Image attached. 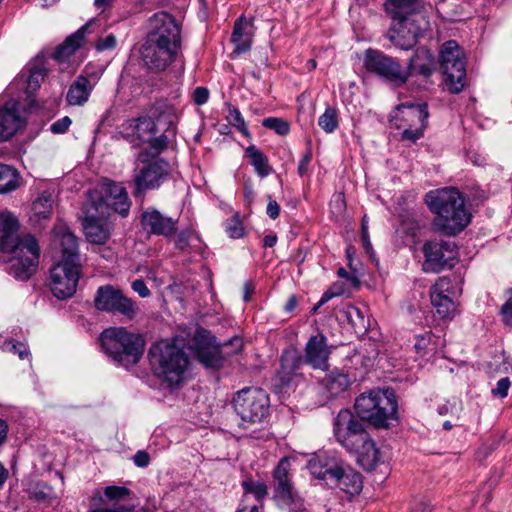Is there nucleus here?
Here are the masks:
<instances>
[{
	"label": "nucleus",
	"mask_w": 512,
	"mask_h": 512,
	"mask_svg": "<svg viewBox=\"0 0 512 512\" xmlns=\"http://www.w3.org/2000/svg\"><path fill=\"white\" fill-rule=\"evenodd\" d=\"M4 350L17 354L20 359H25L29 356V349L25 343L15 342L10 340L4 344Z\"/></svg>",
	"instance_id": "obj_46"
},
{
	"label": "nucleus",
	"mask_w": 512,
	"mask_h": 512,
	"mask_svg": "<svg viewBox=\"0 0 512 512\" xmlns=\"http://www.w3.org/2000/svg\"><path fill=\"white\" fill-rule=\"evenodd\" d=\"M146 39L181 53V26L169 13L159 12L150 18Z\"/></svg>",
	"instance_id": "obj_14"
},
{
	"label": "nucleus",
	"mask_w": 512,
	"mask_h": 512,
	"mask_svg": "<svg viewBox=\"0 0 512 512\" xmlns=\"http://www.w3.org/2000/svg\"><path fill=\"white\" fill-rule=\"evenodd\" d=\"M333 435L349 453L356 455L357 462L366 470H372L380 461L375 442L363 423L349 409H341L333 420Z\"/></svg>",
	"instance_id": "obj_3"
},
{
	"label": "nucleus",
	"mask_w": 512,
	"mask_h": 512,
	"mask_svg": "<svg viewBox=\"0 0 512 512\" xmlns=\"http://www.w3.org/2000/svg\"><path fill=\"white\" fill-rule=\"evenodd\" d=\"M130 495V490L122 486H107L104 490V496L108 501L117 502Z\"/></svg>",
	"instance_id": "obj_45"
},
{
	"label": "nucleus",
	"mask_w": 512,
	"mask_h": 512,
	"mask_svg": "<svg viewBox=\"0 0 512 512\" xmlns=\"http://www.w3.org/2000/svg\"><path fill=\"white\" fill-rule=\"evenodd\" d=\"M440 64L445 75V83L452 93H459L465 86L464 54L456 41L450 40L442 45Z\"/></svg>",
	"instance_id": "obj_11"
},
{
	"label": "nucleus",
	"mask_w": 512,
	"mask_h": 512,
	"mask_svg": "<svg viewBox=\"0 0 512 512\" xmlns=\"http://www.w3.org/2000/svg\"><path fill=\"white\" fill-rule=\"evenodd\" d=\"M510 385H511V382H510L509 378H507V377L502 378L497 382L496 387L494 389H492V393L496 396L504 398L508 395V390L510 388Z\"/></svg>",
	"instance_id": "obj_52"
},
{
	"label": "nucleus",
	"mask_w": 512,
	"mask_h": 512,
	"mask_svg": "<svg viewBox=\"0 0 512 512\" xmlns=\"http://www.w3.org/2000/svg\"><path fill=\"white\" fill-rule=\"evenodd\" d=\"M501 315L505 325L512 327V289L507 291V300L501 307Z\"/></svg>",
	"instance_id": "obj_48"
},
{
	"label": "nucleus",
	"mask_w": 512,
	"mask_h": 512,
	"mask_svg": "<svg viewBox=\"0 0 512 512\" xmlns=\"http://www.w3.org/2000/svg\"><path fill=\"white\" fill-rule=\"evenodd\" d=\"M94 305L100 311L118 313L129 320L138 314L136 303L112 285L100 286L97 289Z\"/></svg>",
	"instance_id": "obj_17"
},
{
	"label": "nucleus",
	"mask_w": 512,
	"mask_h": 512,
	"mask_svg": "<svg viewBox=\"0 0 512 512\" xmlns=\"http://www.w3.org/2000/svg\"><path fill=\"white\" fill-rule=\"evenodd\" d=\"M20 185V175L9 165H0V194L11 192Z\"/></svg>",
	"instance_id": "obj_37"
},
{
	"label": "nucleus",
	"mask_w": 512,
	"mask_h": 512,
	"mask_svg": "<svg viewBox=\"0 0 512 512\" xmlns=\"http://www.w3.org/2000/svg\"><path fill=\"white\" fill-rule=\"evenodd\" d=\"M331 480L339 489L349 495L359 494L362 490L361 475L349 467L344 468L339 465Z\"/></svg>",
	"instance_id": "obj_29"
},
{
	"label": "nucleus",
	"mask_w": 512,
	"mask_h": 512,
	"mask_svg": "<svg viewBox=\"0 0 512 512\" xmlns=\"http://www.w3.org/2000/svg\"><path fill=\"white\" fill-rule=\"evenodd\" d=\"M262 125L268 129L274 130L279 135H287L290 131L288 122L277 117H269L264 119Z\"/></svg>",
	"instance_id": "obj_44"
},
{
	"label": "nucleus",
	"mask_w": 512,
	"mask_h": 512,
	"mask_svg": "<svg viewBox=\"0 0 512 512\" xmlns=\"http://www.w3.org/2000/svg\"><path fill=\"white\" fill-rule=\"evenodd\" d=\"M95 85L96 81L83 75L77 76L67 91V103L71 106H83L88 102Z\"/></svg>",
	"instance_id": "obj_30"
},
{
	"label": "nucleus",
	"mask_w": 512,
	"mask_h": 512,
	"mask_svg": "<svg viewBox=\"0 0 512 512\" xmlns=\"http://www.w3.org/2000/svg\"><path fill=\"white\" fill-rule=\"evenodd\" d=\"M139 162L133 176V195L136 198L143 197L149 190L158 189L170 172L169 163L163 159L148 161L141 154Z\"/></svg>",
	"instance_id": "obj_12"
},
{
	"label": "nucleus",
	"mask_w": 512,
	"mask_h": 512,
	"mask_svg": "<svg viewBox=\"0 0 512 512\" xmlns=\"http://www.w3.org/2000/svg\"><path fill=\"white\" fill-rule=\"evenodd\" d=\"M247 22L245 18L240 17L234 24V29L231 35V42L234 45L233 54L240 55L246 53L251 48L252 34L244 27Z\"/></svg>",
	"instance_id": "obj_34"
},
{
	"label": "nucleus",
	"mask_w": 512,
	"mask_h": 512,
	"mask_svg": "<svg viewBox=\"0 0 512 512\" xmlns=\"http://www.w3.org/2000/svg\"><path fill=\"white\" fill-rule=\"evenodd\" d=\"M180 53L161 44L147 40L141 49L144 65L151 71L161 72L170 66Z\"/></svg>",
	"instance_id": "obj_21"
},
{
	"label": "nucleus",
	"mask_w": 512,
	"mask_h": 512,
	"mask_svg": "<svg viewBox=\"0 0 512 512\" xmlns=\"http://www.w3.org/2000/svg\"><path fill=\"white\" fill-rule=\"evenodd\" d=\"M319 127L326 133H333L339 126L338 111L328 106L324 113L318 118Z\"/></svg>",
	"instance_id": "obj_40"
},
{
	"label": "nucleus",
	"mask_w": 512,
	"mask_h": 512,
	"mask_svg": "<svg viewBox=\"0 0 512 512\" xmlns=\"http://www.w3.org/2000/svg\"><path fill=\"white\" fill-rule=\"evenodd\" d=\"M192 232L190 230H182L178 233L175 246L177 249L186 250L190 246V237Z\"/></svg>",
	"instance_id": "obj_51"
},
{
	"label": "nucleus",
	"mask_w": 512,
	"mask_h": 512,
	"mask_svg": "<svg viewBox=\"0 0 512 512\" xmlns=\"http://www.w3.org/2000/svg\"><path fill=\"white\" fill-rule=\"evenodd\" d=\"M133 506L109 505L100 492L94 494L88 512H133Z\"/></svg>",
	"instance_id": "obj_38"
},
{
	"label": "nucleus",
	"mask_w": 512,
	"mask_h": 512,
	"mask_svg": "<svg viewBox=\"0 0 512 512\" xmlns=\"http://www.w3.org/2000/svg\"><path fill=\"white\" fill-rule=\"evenodd\" d=\"M86 238L93 244H104L110 238L112 227L110 223L93 213L88 214L83 222Z\"/></svg>",
	"instance_id": "obj_26"
},
{
	"label": "nucleus",
	"mask_w": 512,
	"mask_h": 512,
	"mask_svg": "<svg viewBox=\"0 0 512 512\" xmlns=\"http://www.w3.org/2000/svg\"><path fill=\"white\" fill-rule=\"evenodd\" d=\"M188 349L206 368L219 369L223 365V355L215 338L205 329H197L188 343Z\"/></svg>",
	"instance_id": "obj_19"
},
{
	"label": "nucleus",
	"mask_w": 512,
	"mask_h": 512,
	"mask_svg": "<svg viewBox=\"0 0 512 512\" xmlns=\"http://www.w3.org/2000/svg\"><path fill=\"white\" fill-rule=\"evenodd\" d=\"M96 25L95 20H91L78 29L75 33L68 36L65 41L56 48L53 57L58 61H64L70 57L78 48L82 46L85 40V34L90 32L91 28Z\"/></svg>",
	"instance_id": "obj_28"
},
{
	"label": "nucleus",
	"mask_w": 512,
	"mask_h": 512,
	"mask_svg": "<svg viewBox=\"0 0 512 512\" xmlns=\"http://www.w3.org/2000/svg\"><path fill=\"white\" fill-rule=\"evenodd\" d=\"M280 214V206L275 200H269L267 205V215L271 219H276L279 217Z\"/></svg>",
	"instance_id": "obj_57"
},
{
	"label": "nucleus",
	"mask_w": 512,
	"mask_h": 512,
	"mask_svg": "<svg viewBox=\"0 0 512 512\" xmlns=\"http://www.w3.org/2000/svg\"><path fill=\"white\" fill-rule=\"evenodd\" d=\"M228 343L226 344V346ZM229 345H232L234 347L233 352L234 354L239 353L243 348V341L240 337H235L232 340H230Z\"/></svg>",
	"instance_id": "obj_59"
},
{
	"label": "nucleus",
	"mask_w": 512,
	"mask_h": 512,
	"mask_svg": "<svg viewBox=\"0 0 512 512\" xmlns=\"http://www.w3.org/2000/svg\"><path fill=\"white\" fill-rule=\"evenodd\" d=\"M100 344L112 361L126 369L139 362L145 346L141 335L129 332L124 327L105 329L100 335Z\"/></svg>",
	"instance_id": "obj_7"
},
{
	"label": "nucleus",
	"mask_w": 512,
	"mask_h": 512,
	"mask_svg": "<svg viewBox=\"0 0 512 512\" xmlns=\"http://www.w3.org/2000/svg\"><path fill=\"white\" fill-rule=\"evenodd\" d=\"M18 217L0 210V251L9 256L6 271L16 280L27 281L36 272L40 248L34 236L20 232Z\"/></svg>",
	"instance_id": "obj_1"
},
{
	"label": "nucleus",
	"mask_w": 512,
	"mask_h": 512,
	"mask_svg": "<svg viewBox=\"0 0 512 512\" xmlns=\"http://www.w3.org/2000/svg\"><path fill=\"white\" fill-rule=\"evenodd\" d=\"M351 383L348 374L335 370L327 374L319 382V386L325 398L330 400L345 392Z\"/></svg>",
	"instance_id": "obj_27"
},
{
	"label": "nucleus",
	"mask_w": 512,
	"mask_h": 512,
	"mask_svg": "<svg viewBox=\"0 0 512 512\" xmlns=\"http://www.w3.org/2000/svg\"><path fill=\"white\" fill-rule=\"evenodd\" d=\"M230 123L243 134H247V127L243 116L237 108H230L228 115Z\"/></svg>",
	"instance_id": "obj_47"
},
{
	"label": "nucleus",
	"mask_w": 512,
	"mask_h": 512,
	"mask_svg": "<svg viewBox=\"0 0 512 512\" xmlns=\"http://www.w3.org/2000/svg\"><path fill=\"white\" fill-rule=\"evenodd\" d=\"M297 306V299L295 296L289 297L288 301L285 304V310L287 312H291Z\"/></svg>",
	"instance_id": "obj_64"
},
{
	"label": "nucleus",
	"mask_w": 512,
	"mask_h": 512,
	"mask_svg": "<svg viewBox=\"0 0 512 512\" xmlns=\"http://www.w3.org/2000/svg\"><path fill=\"white\" fill-rule=\"evenodd\" d=\"M455 288L450 278L440 277L430 288L431 304L441 319L451 318L455 313L453 296Z\"/></svg>",
	"instance_id": "obj_20"
},
{
	"label": "nucleus",
	"mask_w": 512,
	"mask_h": 512,
	"mask_svg": "<svg viewBox=\"0 0 512 512\" xmlns=\"http://www.w3.org/2000/svg\"><path fill=\"white\" fill-rule=\"evenodd\" d=\"M133 460L136 466L144 468L149 465L150 456L145 451H137V453L133 457Z\"/></svg>",
	"instance_id": "obj_56"
},
{
	"label": "nucleus",
	"mask_w": 512,
	"mask_h": 512,
	"mask_svg": "<svg viewBox=\"0 0 512 512\" xmlns=\"http://www.w3.org/2000/svg\"><path fill=\"white\" fill-rule=\"evenodd\" d=\"M7 424L5 421L0 419V445L5 441L7 436Z\"/></svg>",
	"instance_id": "obj_62"
},
{
	"label": "nucleus",
	"mask_w": 512,
	"mask_h": 512,
	"mask_svg": "<svg viewBox=\"0 0 512 512\" xmlns=\"http://www.w3.org/2000/svg\"><path fill=\"white\" fill-rule=\"evenodd\" d=\"M23 126L18 103L10 100L0 108V141H7Z\"/></svg>",
	"instance_id": "obj_23"
},
{
	"label": "nucleus",
	"mask_w": 512,
	"mask_h": 512,
	"mask_svg": "<svg viewBox=\"0 0 512 512\" xmlns=\"http://www.w3.org/2000/svg\"><path fill=\"white\" fill-rule=\"evenodd\" d=\"M233 407L243 423H261L269 415V396L261 388H244L233 398Z\"/></svg>",
	"instance_id": "obj_10"
},
{
	"label": "nucleus",
	"mask_w": 512,
	"mask_h": 512,
	"mask_svg": "<svg viewBox=\"0 0 512 512\" xmlns=\"http://www.w3.org/2000/svg\"><path fill=\"white\" fill-rule=\"evenodd\" d=\"M362 240L364 247L367 251L371 249V243L369 241V235H368V226L366 223V216L362 219Z\"/></svg>",
	"instance_id": "obj_58"
},
{
	"label": "nucleus",
	"mask_w": 512,
	"mask_h": 512,
	"mask_svg": "<svg viewBox=\"0 0 512 512\" xmlns=\"http://www.w3.org/2000/svg\"><path fill=\"white\" fill-rule=\"evenodd\" d=\"M209 91L205 87H197L193 92V100L197 105H203L208 101Z\"/></svg>",
	"instance_id": "obj_54"
},
{
	"label": "nucleus",
	"mask_w": 512,
	"mask_h": 512,
	"mask_svg": "<svg viewBox=\"0 0 512 512\" xmlns=\"http://www.w3.org/2000/svg\"><path fill=\"white\" fill-rule=\"evenodd\" d=\"M424 272L439 273L446 268H452L457 259L456 245L452 241H427L423 247Z\"/></svg>",
	"instance_id": "obj_18"
},
{
	"label": "nucleus",
	"mask_w": 512,
	"mask_h": 512,
	"mask_svg": "<svg viewBox=\"0 0 512 512\" xmlns=\"http://www.w3.org/2000/svg\"><path fill=\"white\" fill-rule=\"evenodd\" d=\"M435 57L433 53L425 47L418 48L411 57L406 72L409 76H422L429 78L435 71Z\"/></svg>",
	"instance_id": "obj_24"
},
{
	"label": "nucleus",
	"mask_w": 512,
	"mask_h": 512,
	"mask_svg": "<svg viewBox=\"0 0 512 512\" xmlns=\"http://www.w3.org/2000/svg\"><path fill=\"white\" fill-rule=\"evenodd\" d=\"M117 39L115 35L109 34L105 37H100L95 44V47L98 51H106V50H112L116 47Z\"/></svg>",
	"instance_id": "obj_49"
},
{
	"label": "nucleus",
	"mask_w": 512,
	"mask_h": 512,
	"mask_svg": "<svg viewBox=\"0 0 512 512\" xmlns=\"http://www.w3.org/2000/svg\"><path fill=\"white\" fill-rule=\"evenodd\" d=\"M290 461L283 458L274 470V484L276 497H289V493L293 492L289 478Z\"/></svg>",
	"instance_id": "obj_32"
},
{
	"label": "nucleus",
	"mask_w": 512,
	"mask_h": 512,
	"mask_svg": "<svg viewBox=\"0 0 512 512\" xmlns=\"http://www.w3.org/2000/svg\"><path fill=\"white\" fill-rule=\"evenodd\" d=\"M330 354L331 347L327 344V337L318 333L308 339L303 357L294 352H286L281 357V367L287 374L295 373L303 364L309 365L313 369L326 370Z\"/></svg>",
	"instance_id": "obj_9"
},
{
	"label": "nucleus",
	"mask_w": 512,
	"mask_h": 512,
	"mask_svg": "<svg viewBox=\"0 0 512 512\" xmlns=\"http://www.w3.org/2000/svg\"><path fill=\"white\" fill-rule=\"evenodd\" d=\"M105 192V201L107 206H110L122 217H126L130 211L131 201L123 184L108 181L105 183Z\"/></svg>",
	"instance_id": "obj_25"
},
{
	"label": "nucleus",
	"mask_w": 512,
	"mask_h": 512,
	"mask_svg": "<svg viewBox=\"0 0 512 512\" xmlns=\"http://www.w3.org/2000/svg\"><path fill=\"white\" fill-rule=\"evenodd\" d=\"M52 246L55 264L50 270V289L58 299L71 297L81 275L78 240L64 223L53 229Z\"/></svg>",
	"instance_id": "obj_2"
},
{
	"label": "nucleus",
	"mask_w": 512,
	"mask_h": 512,
	"mask_svg": "<svg viewBox=\"0 0 512 512\" xmlns=\"http://www.w3.org/2000/svg\"><path fill=\"white\" fill-rule=\"evenodd\" d=\"M114 1L115 0H94V6L104 11L106 8L110 7Z\"/></svg>",
	"instance_id": "obj_61"
},
{
	"label": "nucleus",
	"mask_w": 512,
	"mask_h": 512,
	"mask_svg": "<svg viewBox=\"0 0 512 512\" xmlns=\"http://www.w3.org/2000/svg\"><path fill=\"white\" fill-rule=\"evenodd\" d=\"M420 0H385L384 10L393 20L387 38L399 49L409 50L429 27V21L414 10Z\"/></svg>",
	"instance_id": "obj_4"
},
{
	"label": "nucleus",
	"mask_w": 512,
	"mask_h": 512,
	"mask_svg": "<svg viewBox=\"0 0 512 512\" xmlns=\"http://www.w3.org/2000/svg\"><path fill=\"white\" fill-rule=\"evenodd\" d=\"M47 74V70L44 67L43 63L36 62L32 64V66L29 69V75L27 77V87L26 92L29 95H32L35 93L39 88L44 80L45 76Z\"/></svg>",
	"instance_id": "obj_39"
},
{
	"label": "nucleus",
	"mask_w": 512,
	"mask_h": 512,
	"mask_svg": "<svg viewBox=\"0 0 512 512\" xmlns=\"http://www.w3.org/2000/svg\"><path fill=\"white\" fill-rule=\"evenodd\" d=\"M224 227L230 238L238 239L244 236V227L237 215L227 219Z\"/></svg>",
	"instance_id": "obj_42"
},
{
	"label": "nucleus",
	"mask_w": 512,
	"mask_h": 512,
	"mask_svg": "<svg viewBox=\"0 0 512 512\" xmlns=\"http://www.w3.org/2000/svg\"><path fill=\"white\" fill-rule=\"evenodd\" d=\"M399 111V128L403 129L401 138L415 142L424 135L428 124V106L426 103H401Z\"/></svg>",
	"instance_id": "obj_15"
},
{
	"label": "nucleus",
	"mask_w": 512,
	"mask_h": 512,
	"mask_svg": "<svg viewBox=\"0 0 512 512\" xmlns=\"http://www.w3.org/2000/svg\"><path fill=\"white\" fill-rule=\"evenodd\" d=\"M364 66L369 72L396 85H402L408 80V72L400 62L378 50H366Z\"/></svg>",
	"instance_id": "obj_16"
},
{
	"label": "nucleus",
	"mask_w": 512,
	"mask_h": 512,
	"mask_svg": "<svg viewBox=\"0 0 512 512\" xmlns=\"http://www.w3.org/2000/svg\"><path fill=\"white\" fill-rule=\"evenodd\" d=\"M140 224L148 234L170 238L177 230L178 219L150 207L141 214Z\"/></svg>",
	"instance_id": "obj_22"
},
{
	"label": "nucleus",
	"mask_w": 512,
	"mask_h": 512,
	"mask_svg": "<svg viewBox=\"0 0 512 512\" xmlns=\"http://www.w3.org/2000/svg\"><path fill=\"white\" fill-rule=\"evenodd\" d=\"M53 196L51 193L44 191L32 203L30 219L39 222L44 219L50 218L53 211Z\"/></svg>",
	"instance_id": "obj_36"
},
{
	"label": "nucleus",
	"mask_w": 512,
	"mask_h": 512,
	"mask_svg": "<svg viewBox=\"0 0 512 512\" xmlns=\"http://www.w3.org/2000/svg\"><path fill=\"white\" fill-rule=\"evenodd\" d=\"M341 314L356 334L363 335L368 331L370 320L360 308L348 304L343 308Z\"/></svg>",
	"instance_id": "obj_33"
},
{
	"label": "nucleus",
	"mask_w": 512,
	"mask_h": 512,
	"mask_svg": "<svg viewBox=\"0 0 512 512\" xmlns=\"http://www.w3.org/2000/svg\"><path fill=\"white\" fill-rule=\"evenodd\" d=\"M397 400L392 389H374L362 393L355 401V411L361 420L377 428H387L397 418Z\"/></svg>",
	"instance_id": "obj_8"
},
{
	"label": "nucleus",
	"mask_w": 512,
	"mask_h": 512,
	"mask_svg": "<svg viewBox=\"0 0 512 512\" xmlns=\"http://www.w3.org/2000/svg\"><path fill=\"white\" fill-rule=\"evenodd\" d=\"M312 160V151L311 149H307L305 153L302 155V158L298 165V173L300 176H304L308 172V166Z\"/></svg>",
	"instance_id": "obj_53"
},
{
	"label": "nucleus",
	"mask_w": 512,
	"mask_h": 512,
	"mask_svg": "<svg viewBox=\"0 0 512 512\" xmlns=\"http://www.w3.org/2000/svg\"><path fill=\"white\" fill-rule=\"evenodd\" d=\"M245 154L259 177L265 178L273 172V168L269 165L268 157L256 146L251 145L247 147Z\"/></svg>",
	"instance_id": "obj_35"
},
{
	"label": "nucleus",
	"mask_w": 512,
	"mask_h": 512,
	"mask_svg": "<svg viewBox=\"0 0 512 512\" xmlns=\"http://www.w3.org/2000/svg\"><path fill=\"white\" fill-rule=\"evenodd\" d=\"M338 466L335 460L326 453L313 456L307 463L310 473L321 480H331Z\"/></svg>",
	"instance_id": "obj_31"
},
{
	"label": "nucleus",
	"mask_w": 512,
	"mask_h": 512,
	"mask_svg": "<svg viewBox=\"0 0 512 512\" xmlns=\"http://www.w3.org/2000/svg\"><path fill=\"white\" fill-rule=\"evenodd\" d=\"M337 274L339 277L345 278L354 284L357 283V277L348 273L344 268H339Z\"/></svg>",
	"instance_id": "obj_60"
},
{
	"label": "nucleus",
	"mask_w": 512,
	"mask_h": 512,
	"mask_svg": "<svg viewBox=\"0 0 512 512\" xmlns=\"http://www.w3.org/2000/svg\"><path fill=\"white\" fill-rule=\"evenodd\" d=\"M286 506L287 512H309L307 511L303 499L294 494L289 493V497L279 498Z\"/></svg>",
	"instance_id": "obj_43"
},
{
	"label": "nucleus",
	"mask_w": 512,
	"mask_h": 512,
	"mask_svg": "<svg viewBox=\"0 0 512 512\" xmlns=\"http://www.w3.org/2000/svg\"><path fill=\"white\" fill-rule=\"evenodd\" d=\"M242 487L246 494H252L256 498L257 501H261L267 495V486L262 481H254L252 479H248L243 481Z\"/></svg>",
	"instance_id": "obj_41"
},
{
	"label": "nucleus",
	"mask_w": 512,
	"mask_h": 512,
	"mask_svg": "<svg viewBox=\"0 0 512 512\" xmlns=\"http://www.w3.org/2000/svg\"><path fill=\"white\" fill-rule=\"evenodd\" d=\"M277 242V237L275 235H266L263 239V245L265 247H273Z\"/></svg>",
	"instance_id": "obj_63"
},
{
	"label": "nucleus",
	"mask_w": 512,
	"mask_h": 512,
	"mask_svg": "<svg viewBox=\"0 0 512 512\" xmlns=\"http://www.w3.org/2000/svg\"><path fill=\"white\" fill-rule=\"evenodd\" d=\"M131 287L140 297L146 298L150 295V290L142 279H136L132 282Z\"/></svg>",
	"instance_id": "obj_55"
},
{
	"label": "nucleus",
	"mask_w": 512,
	"mask_h": 512,
	"mask_svg": "<svg viewBox=\"0 0 512 512\" xmlns=\"http://www.w3.org/2000/svg\"><path fill=\"white\" fill-rule=\"evenodd\" d=\"M119 129L125 138H132V141L136 139L142 143H149V153L152 156L159 155L167 146L168 140L165 135L155 137L156 124L150 117L142 116L128 119L120 125Z\"/></svg>",
	"instance_id": "obj_13"
},
{
	"label": "nucleus",
	"mask_w": 512,
	"mask_h": 512,
	"mask_svg": "<svg viewBox=\"0 0 512 512\" xmlns=\"http://www.w3.org/2000/svg\"><path fill=\"white\" fill-rule=\"evenodd\" d=\"M72 121L68 116H64L61 119L55 121L51 126L50 130L53 134H63L70 127Z\"/></svg>",
	"instance_id": "obj_50"
},
{
	"label": "nucleus",
	"mask_w": 512,
	"mask_h": 512,
	"mask_svg": "<svg viewBox=\"0 0 512 512\" xmlns=\"http://www.w3.org/2000/svg\"><path fill=\"white\" fill-rule=\"evenodd\" d=\"M426 204L435 214L434 226L448 236H455L469 224L471 214L465 207L462 194L455 188L430 191Z\"/></svg>",
	"instance_id": "obj_5"
},
{
	"label": "nucleus",
	"mask_w": 512,
	"mask_h": 512,
	"mask_svg": "<svg viewBox=\"0 0 512 512\" xmlns=\"http://www.w3.org/2000/svg\"><path fill=\"white\" fill-rule=\"evenodd\" d=\"M153 372L170 388L178 387L185 380L189 359L179 340H161L148 352Z\"/></svg>",
	"instance_id": "obj_6"
}]
</instances>
